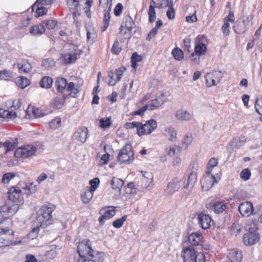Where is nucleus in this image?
<instances>
[{
    "mask_svg": "<svg viewBox=\"0 0 262 262\" xmlns=\"http://www.w3.org/2000/svg\"><path fill=\"white\" fill-rule=\"evenodd\" d=\"M256 111L260 115H262V98H257L255 104Z\"/></svg>",
    "mask_w": 262,
    "mask_h": 262,
    "instance_id": "55",
    "label": "nucleus"
},
{
    "mask_svg": "<svg viewBox=\"0 0 262 262\" xmlns=\"http://www.w3.org/2000/svg\"><path fill=\"white\" fill-rule=\"evenodd\" d=\"M88 134V128L85 127H81L79 128L74 134L75 140L81 143H83L85 142Z\"/></svg>",
    "mask_w": 262,
    "mask_h": 262,
    "instance_id": "18",
    "label": "nucleus"
},
{
    "mask_svg": "<svg viewBox=\"0 0 262 262\" xmlns=\"http://www.w3.org/2000/svg\"><path fill=\"white\" fill-rule=\"evenodd\" d=\"M213 208L215 212L221 213L226 209V206L223 202H216L214 203Z\"/></svg>",
    "mask_w": 262,
    "mask_h": 262,
    "instance_id": "33",
    "label": "nucleus"
},
{
    "mask_svg": "<svg viewBox=\"0 0 262 262\" xmlns=\"http://www.w3.org/2000/svg\"><path fill=\"white\" fill-rule=\"evenodd\" d=\"M17 84L21 89H25L30 84V80L25 77H19L17 80Z\"/></svg>",
    "mask_w": 262,
    "mask_h": 262,
    "instance_id": "38",
    "label": "nucleus"
},
{
    "mask_svg": "<svg viewBox=\"0 0 262 262\" xmlns=\"http://www.w3.org/2000/svg\"><path fill=\"white\" fill-rule=\"evenodd\" d=\"M134 153L132 149V145L127 144L119 153L118 160L120 163H130L134 160Z\"/></svg>",
    "mask_w": 262,
    "mask_h": 262,
    "instance_id": "6",
    "label": "nucleus"
},
{
    "mask_svg": "<svg viewBox=\"0 0 262 262\" xmlns=\"http://www.w3.org/2000/svg\"><path fill=\"white\" fill-rule=\"evenodd\" d=\"M188 176L182 179L180 181L183 188L187 189H192L197 180V166L193 163L188 168Z\"/></svg>",
    "mask_w": 262,
    "mask_h": 262,
    "instance_id": "5",
    "label": "nucleus"
},
{
    "mask_svg": "<svg viewBox=\"0 0 262 262\" xmlns=\"http://www.w3.org/2000/svg\"><path fill=\"white\" fill-rule=\"evenodd\" d=\"M139 186L143 190H150L153 187L152 178H149L146 177H142L139 182Z\"/></svg>",
    "mask_w": 262,
    "mask_h": 262,
    "instance_id": "23",
    "label": "nucleus"
},
{
    "mask_svg": "<svg viewBox=\"0 0 262 262\" xmlns=\"http://www.w3.org/2000/svg\"><path fill=\"white\" fill-rule=\"evenodd\" d=\"M176 117L180 120H189L191 118V115L187 111L178 110L176 112Z\"/></svg>",
    "mask_w": 262,
    "mask_h": 262,
    "instance_id": "30",
    "label": "nucleus"
},
{
    "mask_svg": "<svg viewBox=\"0 0 262 262\" xmlns=\"http://www.w3.org/2000/svg\"><path fill=\"white\" fill-rule=\"evenodd\" d=\"M240 214L245 217H248L252 214H255L254 208L251 202L245 201L240 203L238 208Z\"/></svg>",
    "mask_w": 262,
    "mask_h": 262,
    "instance_id": "11",
    "label": "nucleus"
},
{
    "mask_svg": "<svg viewBox=\"0 0 262 262\" xmlns=\"http://www.w3.org/2000/svg\"><path fill=\"white\" fill-rule=\"evenodd\" d=\"M206 38L204 35H198L195 40V53L200 55H203L206 51Z\"/></svg>",
    "mask_w": 262,
    "mask_h": 262,
    "instance_id": "10",
    "label": "nucleus"
},
{
    "mask_svg": "<svg viewBox=\"0 0 262 262\" xmlns=\"http://www.w3.org/2000/svg\"><path fill=\"white\" fill-rule=\"evenodd\" d=\"M149 21L153 23L156 19V14L154 6H149L148 10Z\"/></svg>",
    "mask_w": 262,
    "mask_h": 262,
    "instance_id": "48",
    "label": "nucleus"
},
{
    "mask_svg": "<svg viewBox=\"0 0 262 262\" xmlns=\"http://www.w3.org/2000/svg\"><path fill=\"white\" fill-rule=\"evenodd\" d=\"M202 236L198 232L191 233L188 237V241L191 244L190 246L199 245L202 241Z\"/></svg>",
    "mask_w": 262,
    "mask_h": 262,
    "instance_id": "25",
    "label": "nucleus"
},
{
    "mask_svg": "<svg viewBox=\"0 0 262 262\" xmlns=\"http://www.w3.org/2000/svg\"><path fill=\"white\" fill-rule=\"evenodd\" d=\"M111 9V7L110 6L108 10L107 11H106L104 14L103 20V25L101 28L102 32H104V31H106L109 26L110 20L111 18L110 13Z\"/></svg>",
    "mask_w": 262,
    "mask_h": 262,
    "instance_id": "32",
    "label": "nucleus"
},
{
    "mask_svg": "<svg viewBox=\"0 0 262 262\" xmlns=\"http://www.w3.org/2000/svg\"><path fill=\"white\" fill-rule=\"evenodd\" d=\"M3 146L6 148L5 153L13 150L16 147V143L12 142L10 140L6 141L3 143Z\"/></svg>",
    "mask_w": 262,
    "mask_h": 262,
    "instance_id": "42",
    "label": "nucleus"
},
{
    "mask_svg": "<svg viewBox=\"0 0 262 262\" xmlns=\"http://www.w3.org/2000/svg\"><path fill=\"white\" fill-rule=\"evenodd\" d=\"M116 184H117L116 190L117 189V192L119 194V198L123 201H125L127 199V195L125 192V187L124 186V182L120 179L116 180Z\"/></svg>",
    "mask_w": 262,
    "mask_h": 262,
    "instance_id": "22",
    "label": "nucleus"
},
{
    "mask_svg": "<svg viewBox=\"0 0 262 262\" xmlns=\"http://www.w3.org/2000/svg\"><path fill=\"white\" fill-rule=\"evenodd\" d=\"M12 77V72L7 70L0 71V79L8 80Z\"/></svg>",
    "mask_w": 262,
    "mask_h": 262,
    "instance_id": "49",
    "label": "nucleus"
},
{
    "mask_svg": "<svg viewBox=\"0 0 262 262\" xmlns=\"http://www.w3.org/2000/svg\"><path fill=\"white\" fill-rule=\"evenodd\" d=\"M162 135L168 141L174 142L177 138V133L172 126L166 127L162 132Z\"/></svg>",
    "mask_w": 262,
    "mask_h": 262,
    "instance_id": "20",
    "label": "nucleus"
},
{
    "mask_svg": "<svg viewBox=\"0 0 262 262\" xmlns=\"http://www.w3.org/2000/svg\"><path fill=\"white\" fill-rule=\"evenodd\" d=\"M8 201L20 205L23 202L21 190L18 187H12L8 192Z\"/></svg>",
    "mask_w": 262,
    "mask_h": 262,
    "instance_id": "9",
    "label": "nucleus"
},
{
    "mask_svg": "<svg viewBox=\"0 0 262 262\" xmlns=\"http://www.w3.org/2000/svg\"><path fill=\"white\" fill-rule=\"evenodd\" d=\"M248 232L243 237V241L246 246H252L257 244L260 240V235L257 232L258 228L254 223L247 225Z\"/></svg>",
    "mask_w": 262,
    "mask_h": 262,
    "instance_id": "4",
    "label": "nucleus"
},
{
    "mask_svg": "<svg viewBox=\"0 0 262 262\" xmlns=\"http://www.w3.org/2000/svg\"><path fill=\"white\" fill-rule=\"evenodd\" d=\"M196 11L194 12V14L191 16H187L186 17V20L189 23H192L197 21L198 18L195 15Z\"/></svg>",
    "mask_w": 262,
    "mask_h": 262,
    "instance_id": "63",
    "label": "nucleus"
},
{
    "mask_svg": "<svg viewBox=\"0 0 262 262\" xmlns=\"http://www.w3.org/2000/svg\"><path fill=\"white\" fill-rule=\"evenodd\" d=\"M8 204L9 205L8 215H6L5 219L0 220V225L8 224L9 225L8 228H9V226H11L12 224V221L9 217L14 215L17 212L20 205L12 203L11 201H8Z\"/></svg>",
    "mask_w": 262,
    "mask_h": 262,
    "instance_id": "8",
    "label": "nucleus"
},
{
    "mask_svg": "<svg viewBox=\"0 0 262 262\" xmlns=\"http://www.w3.org/2000/svg\"><path fill=\"white\" fill-rule=\"evenodd\" d=\"M94 195V192L85 187L83 192L81 194L82 201L84 204H88L91 200Z\"/></svg>",
    "mask_w": 262,
    "mask_h": 262,
    "instance_id": "29",
    "label": "nucleus"
},
{
    "mask_svg": "<svg viewBox=\"0 0 262 262\" xmlns=\"http://www.w3.org/2000/svg\"><path fill=\"white\" fill-rule=\"evenodd\" d=\"M51 104L54 108L59 109L62 107L63 102L60 98L56 97L52 99Z\"/></svg>",
    "mask_w": 262,
    "mask_h": 262,
    "instance_id": "41",
    "label": "nucleus"
},
{
    "mask_svg": "<svg viewBox=\"0 0 262 262\" xmlns=\"http://www.w3.org/2000/svg\"><path fill=\"white\" fill-rule=\"evenodd\" d=\"M127 219L126 215H124L122 217L116 220V228H120L123 224Z\"/></svg>",
    "mask_w": 262,
    "mask_h": 262,
    "instance_id": "61",
    "label": "nucleus"
},
{
    "mask_svg": "<svg viewBox=\"0 0 262 262\" xmlns=\"http://www.w3.org/2000/svg\"><path fill=\"white\" fill-rule=\"evenodd\" d=\"M67 4L70 9L78 10L79 6V1L78 0H67Z\"/></svg>",
    "mask_w": 262,
    "mask_h": 262,
    "instance_id": "43",
    "label": "nucleus"
},
{
    "mask_svg": "<svg viewBox=\"0 0 262 262\" xmlns=\"http://www.w3.org/2000/svg\"><path fill=\"white\" fill-rule=\"evenodd\" d=\"M195 255V251L191 246H186L184 248L181 254L185 262H191L192 259L194 258V257Z\"/></svg>",
    "mask_w": 262,
    "mask_h": 262,
    "instance_id": "14",
    "label": "nucleus"
},
{
    "mask_svg": "<svg viewBox=\"0 0 262 262\" xmlns=\"http://www.w3.org/2000/svg\"><path fill=\"white\" fill-rule=\"evenodd\" d=\"M125 22L123 23V24L120 26V32H122L123 30L124 27L126 28V31L130 32L133 28L135 27V24L133 21L132 18L130 16H127L125 17Z\"/></svg>",
    "mask_w": 262,
    "mask_h": 262,
    "instance_id": "27",
    "label": "nucleus"
},
{
    "mask_svg": "<svg viewBox=\"0 0 262 262\" xmlns=\"http://www.w3.org/2000/svg\"><path fill=\"white\" fill-rule=\"evenodd\" d=\"M192 141V138L191 135H186L183 141V143L185 145V147L187 148L189 145L191 143Z\"/></svg>",
    "mask_w": 262,
    "mask_h": 262,
    "instance_id": "60",
    "label": "nucleus"
},
{
    "mask_svg": "<svg viewBox=\"0 0 262 262\" xmlns=\"http://www.w3.org/2000/svg\"><path fill=\"white\" fill-rule=\"evenodd\" d=\"M198 222L200 226L203 229L210 227L212 220L211 217L205 214H200L198 215Z\"/></svg>",
    "mask_w": 262,
    "mask_h": 262,
    "instance_id": "21",
    "label": "nucleus"
},
{
    "mask_svg": "<svg viewBox=\"0 0 262 262\" xmlns=\"http://www.w3.org/2000/svg\"><path fill=\"white\" fill-rule=\"evenodd\" d=\"M55 85L58 92L63 93L67 91V80L63 77H58L55 81Z\"/></svg>",
    "mask_w": 262,
    "mask_h": 262,
    "instance_id": "24",
    "label": "nucleus"
},
{
    "mask_svg": "<svg viewBox=\"0 0 262 262\" xmlns=\"http://www.w3.org/2000/svg\"><path fill=\"white\" fill-rule=\"evenodd\" d=\"M79 54L76 50H70L62 55L63 61L67 64L74 62L78 58Z\"/></svg>",
    "mask_w": 262,
    "mask_h": 262,
    "instance_id": "17",
    "label": "nucleus"
},
{
    "mask_svg": "<svg viewBox=\"0 0 262 262\" xmlns=\"http://www.w3.org/2000/svg\"><path fill=\"white\" fill-rule=\"evenodd\" d=\"M99 214L101 215L98 219L99 222L101 224H103L104 220H108L115 215V206H108L102 208Z\"/></svg>",
    "mask_w": 262,
    "mask_h": 262,
    "instance_id": "12",
    "label": "nucleus"
},
{
    "mask_svg": "<svg viewBox=\"0 0 262 262\" xmlns=\"http://www.w3.org/2000/svg\"><path fill=\"white\" fill-rule=\"evenodd\" d=\"M53 79L50 76H44L39 82L40 86L42 88L49 89L53 84Z\"/></svg>",
    "mask_w": 262,
    "mask_h": 262,
    "instance_id": "31",
    "label": "nucleus"
},
{
    "mask_svg": "<svg viewBox=\"0 0 262 262\" xmlns=\"http://www.w3.org/2000/svg\"><path fill=\"white\" fill-rule=\"evenodd\" d=\"M21 102L20 100H14L12 102V105L10 107V108L13 109L14 111L19 108L21 106Z\"/></svg>",
    "mask_w": 262,
    "mask_h": 262,
    "instance_id": "62",
    "label": "nucleus"
},
{
    "mask_svg": "<svg viewBox=\"0 0 262 262\" xmlns=\"http://www.w3.org/2000/svg\"><path fill=\"white\" fill-rule=\"evenodd\" d=\"M43 0H37L32 6V11H36V16L39 17L46 14L47 9L42 7Z\"/></svg>",
    "mask_w": 262,
    "mask_h": 262,
    "instance_id": "16",
    "label": "nucleus"
},
{
    "mask_svg": "<svg viewBox=\"0 0 262 262\" xmlns=\"http://www.w3.org/2000/svg\"><path fill=\"white\" fill-rule=\"evenodd\" d=\"M15 176V174L13 172L6 173L3 176L2 181L4 184H8Z\"/></svg>",
    "mask_w": 262,
    "mask_h": 262,
    "instance_id": "53",
    "label": "nucleus"
},
{
    "mask_svg": "<svg viewBox=\"0 0 262 262\" xmlns=\"http://www.w3.org/2000/svg\"><path fill=\"white\" fill-rule=\"evenodd\" d=\"M172 54L176 60H181L184 58L183 51L178 48L173 49Z\"/></svg>",
    "mask_w": 262,
    "mask_h": 262,
    "instance_id": "39",
    "label": "nucleus"
},
{
    "mask_svg": "<svg viewBox=\"0 0 262 262\" xmlns=\"http://www.w3.org/2000/svg\"><path fill=\"white\" fill-rule=\"evenodd\" d=\"M88 241L86 243H79L77 246V252L80 258L77 262H101L103 253L93 250Z\"/></svg>",
    "mask_w": 262,
    "mask_h": 262,
    "instance_id": "1",
    "label": "nucleus"
},
{
    "mask_svg": "<svg viewBox=\"0 0 262 262\" xmlns=\"http://www.w3.org/2000/svg\"><path fill=\"white\" fill-rule=\"evenodd\" d=\"M55 63L54 60L52 58H49L45 59L42 61V67H44L46 69H50L55 66Z\"/></svg>",
    "mask_w": 262,
    "mask_h": 262,
    "instance_id": "37",
    "label": "nucleus"
},
{
    "mask_svg": "<svg viewBox=\"0 0 262 262\" xmlns=\"http://www.w3.org/2000/svg\"><path fill=\"white\" fill-rule=\"evenodd\" d=\"M210 74L212 75V76H213L217 82H219L220 81L223 75L222 72L221 71H214Z\"/></svg>",
    "mask_w": 262,
    "mask_h": 262,
    "instance_id": "56",
    "label": "nucleus"
},
{
    "mask_svg": "<svg viewBox=\"0 0 262 262\" xmlns=\"http://www.w3.org/2000/svg\"><path fill=\"white\" fill-rule=\"evenodd\" d=\"M218 164V160L215 158L210 159L207 164V170L206 173H211L212 169Z\"/></svg>",
    "mask_w": 262,
    "mask_h": 262,
    "instance_id": "35",
    "label": "nucleus"
},
{
    "mask_svg": "<svg viewBox=\"0 0 262 262\" xmlns=\"http://www.w3.org/2000/svg\"><path fill=\"white\" fill-rule=\"evenodd\" d=\"M125 126L128 128H136L138 135L141 136L150 134L157 128L158 125L155 120L150 119L144 124L140 122H127Z\"/></svg>",
    "mask_w": 262,
    "mask_h": 262,
    "instance_id": "2",
    "label": "nucleus"
},
{
    "mask_svg": "<svg viewBox=\"0 0 262 262\" xmlns=\"http://www.w3.org/2000/svg\"><path fill=\"white\" fill-rule=\"evenodd\" d=\"M99 123V126L103 129H105L110 126L112 122L110 118H103L100 120Z\"/></svg>",
    "mask_w": 262,
    "mask_h": 262,
    "instance_id": "40",
    "label": "nucleus"
},
{
    "mask_svg": "<svg viewBox=\"0 0 262 262\" xmlns=\"http://www.w3.org/2000/svg\"><path fill=\"white\" fill-rule=\"evenodd\" d=\"M142 60V57L138 54L137 52L134 53L131 57L132 67L134 69H136L138 66L137 63L140 62Z\"/></svg>",
    "mask_w": 262,
    "mask_h": 262,
    "instance_id": "34",
    "label": "nucleus"
},
{
    "mask_svg": "<svg viewBox=\"0 0 262 262\" xmlns=\"http://www.w3.org/2000/svg\"><path fill=\"white\" fill-rule=\"evenodd\" d=\"M181 187H182V186L180 181H178L177 180H173L167 185V187L165 189V192L167 195H171L178 191Z\"/></svg>",
    "mask_w": 262,
    "mask_h": 262,
    "instance_id": "19",
    "label": "nucleus"
},
{
    "mask_svg": "<svg viewBox=\"0 0 262 262\" xmlns=\"http://www.w3.org/2000/svg\"><path fill=\"white\" fill-rule=\"evenodd\" d=\"M251 176V171L248 168L243 169L240 174V177L244 181L249 180Z\"/></svg>",
    "mask_w": 262,
    "mask_h": 262,
    "instance_id": "54",
    "label": "nucleus"
},
{
    "mask_svg": "<svg viewBox=\"0 0 262 262\" xmlns=\"http://www.w3.org/2000/svg\"><path fill=\"white\" fill-rule=\"evenodd\" d=\"M114 71L113 70H110L108 72L107 76L106 78V80L108 85L111 86L115 85V80H114Z\"/></svg>",
    "mask_w": 262,
    "mask_h": 262,
    "instance_id": "51",
    "label": "nucleus"
},
{
    "mask_svg": "<svg viewBox=\"0 0 262 262\" xmlns=\"http://www.w3.org/2000/svg\"><path fill=\"white\" fill-rule=\"evenodd\" d=\"M216 183L217 181L213 174L206 173V176L201 180L202 188L203 190L207 191Z\"/></svg>",
    "mask_w": 262,
    "mask_h": 262,
    "instance_id": "13",
    "label": "nucleus"
},
{
    "mask_svg": "<svg viewBox=\"0 0 262 262\" xmlns=\"http://www.w3.org/2000/svg\"><path fill=\"white\" fill-rule=\"evenodd\" d=\"M160 3L157 7L160 9H163L168 8L171 6H173V2L172 0H160Z\"/></svg>",
    "mask_w": 262,
    "mask_h": 262,
    "instance_id": "45",
    "label": "nucleus"
},
{
    "mask_svg": "<svg viewBox=\"0 0 262 262\" xmlns=\"http://www.w3.org/2000/svg\"><path fill=\"white\" fill-rule=\"evenodd\" d=\"M191 262H206L204 255L202 253H199L195 255Z\"/></svg>",
    "mask_w": 262,
    "mask_h": 262,
    "instance_id": "59",
    "label": "nucleus"
},
{
    "mask_svg": "<svg viewBox=\"0 0 262 262\" xmlns=\"http://www.w3.org/2000/svg\"><path fill=\"white\" fill-rule=\"evenodd\" d=\"M163 104V100L160 98H156L145 104L148 110H154Z\"/></svg>",
    "mask_w": 262,
    "mask_h": 262,
    "instance_id": "28",
    "label": "nucleus"
},
{
    "mask_svg": "<svg viewBox=\"0 0 262 262\" xmlns=\"http://www.w3.org/2000/svg\"><path fill=\"white\" fill-rule=\"evenodd\" d=\"M241 231V228L239 224H233L231 228V231L232 234L236 235L240 233Z\"/></svg>",
    "mask_w": 262,
    "mask_h": 262,
    "instance_id": "58",
    "label": "nucleus"
},
{
    "mask_svg": "<svg viewBox=\"0 0 262 262\" xmlns=\"http://www.w3.org/2000/svg\"><path fill=\"white\" fill-rule=\"evenodd\" d=\"M61 126V120L60 118H55L49 122V126L52 129H57Z\"/></svg>",
    "mask_w": 262,
    "mask_h": 262,
    "instance_id": "44",
    "label": "nucleus"
},
{
    "mask_svg": "<svg viewBox=\"0 0 262 262\" xmlns=\"http://www.w3.org/2000/svg\"><path fill=\"white\" fill-rule=\"evenodd\" d=\"M45 32V26L37 24L32 26L30 29V33L32 35H41Z\"/></svg>",
    "mask_w": 262,
    "mask_h": 262,
    "instance_id": "26",
    "label": "nucleus"
},
{
    "mask_svg": "<svg viewBox=\"0 0 262 262\" xmlns=\"http://www.w3.org/2000/svg\"><path fill=\"white\" fill-rule=\"evenodd\" d=\"M2 227L0 228V247H7L12 244L11 241L6 237L7 234H10V230Z\"/></svg>",
    "mask_w": 262,
    "mask_h": 262,
    "instance_id": "15",
    "label": "nucleus"
},
{
    "mask_svg": "<svg viewBox=\"0 0 262 262\" xmlns=\"http://www.w3.org/2000/svg\"><path fill=\"white\" fill-rule=\"evenodd\" d=\"M36 151V147L31 145H27L17 148L14 152L16 158H27L32 156Z\"/></svg>",
    "mask_w": 262,
    "mask_h": 262,
    "instance_id": "7",
    "label": "nucleus"
},
{
    "mask_svg": "<svg viewBox=\"0 0 262 262\" xmlns=\"http://www.w3.org/2000/svg\"><path fill=\"white\" fill-rule=\"evenodd\" d=\"M175 10L173 6H171L168 8L166 12V15L169 19H173L175 17Z\"/></svg>",
    "mask_w": 262,
    "mask_h": 262,
    "instance_id": "57",
    "label": "nucleus"
},
{
    "mask_svg": "<svg viewBox=\"0 0 262 262\" xmlns=\"http://www.w3.org/2000/svg\"><path fill=\"white\" fill-rule=\"evenodd\" d=\"M229 23L228 22V19L227 18L224 19V24L222 26V29L223 34L227 36L230 33V30H229Z\"/></svg>",
    "mask_w": 262,
    "mask_h": 262,
    "instance_id": "52",
    "label": "nucleus"
},
{
    "mask_svg": "<svg viewBox=\"0 0 262 262\" xmlns=\"http://www.w3.org/2000/svg\"><path fill=\"white\" fill-rule=\"evenodd\" d=\"M55 209V207L52 204L42 206L37 213V221L41 227L45 228L52 224L53 217L52 213Z\"/></svg>",
    "mask_w": 262,
    "mask_h": 262,
    "instance_id": "3",
    "label": "nucleus"
},
{
    "mask_svg": "<svg viewBox=\"0 0 262 262\" xmlns=\"http://www.w3.org/2000/svg\"><path fill=\"white\" fill-rule=\"evenodd\" d=\"M39 232V227H36L33 228L29 234V236L32 239H34L35 237L37 236Z\"/></svg>",
    "mask_w": 262,
    "mask_h": 262,
    "instance_id": "64",
    "label": "nucleus"
},
{
    "mask_svg": "<svg viewBox=\"0 0 262 262\" xmlns=\"http://www.w3.org/2000/svg\"><path fill=\"white\" fill-rule=\"evenodd\" d=\"M43 24H45L46 27L49 29H53L57 26V22L54 20L47 19L43 21Z\"/></svg>",
    "mask_w": 262,
    "mask_h": 262,
    "instance_id": "50",
    "label": "nucleus"
},
{
    "mask_svg": "<svg viewBox=\"0 0 262 262\" xmlns=\"http://www.w3.org/2000/svg\"><path fill=\"white\" fill-rule=\"evenodd\" d=\"M206 81L207 87H211L216 85V80L214 79L212 75L207 73L206 76Z\"/></svg>",
    "mask_w": 262,
    "mask_h": 262,
    "instance_id": "47",
    "label": "nucleus"
},
{
    "mask_svg": "<svg viewBox=\"0 0 262 262\" xmlns=\"http://www.w3.org/2000/svg\"><path fill=\"white\" fill-rule=\"evenodd\" d=\"M89 184L91 186L90 187H86V188L94 192L100 184V180L98 178H95L89 181Z\"/></svg>",
    "mask_w": 262,
    "mask_h": 262,
    "instance_id": "36",
    "label": "nucleus"
},
{
    "mask_svg": "<svg viewBox=\"0 0 262 262\" xmlns=\"http://www.w3.org/2000/svg\"><path fill=\"white\" fill-rule=\"evenodd\" d=\"M18 67L19 71H23L25 73L30 72L32 69L31 65L28 62H25L21 64L18 63Z\"/></svg>",
    "mask_w": 262,
    "mask_h": 262,
    "instance_id": "46",
    "label": "nucleus"
}]
</instances>
